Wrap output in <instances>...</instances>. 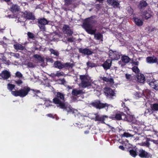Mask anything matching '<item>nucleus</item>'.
I'll return each instance as SVG.
<instances>
[{"label":"nucleus","mask_w":158,"mask_h":158,"mask_svg":"<svg viewBox=\"0 0 158 158\" xmlns=\"http://www.w3.org/2000/svg\"><path fill=\"white\" fill-rule=\"evenodd\" d=\"M118 69V67H114V69L115 70H117Z\"/></svg>","instance_id":"nucleus-57"},{"label":"nucleus","mask_w":158,"mask_h":158,"mask_svg":"<svg viewBox=\"0 0 158 158\" xmlns=\"http://www.w3.org/2000/svg\"><path fill=\"white\" fill-rule=\"evenodd\" d=\"M15 55H16L15 56L16 57H18L17 56H19V54H16Z\"/></svg>","instance_id":"nucleus-58"},{"label":"nucleus","mask_w":158,"mask_h":158,"mask_svg":"<svg viewBox=\"0 0 158 158\" xmlns=\"http://www.w3.org/2000/svg\"><path fill=\"white\" fill-rule=\"evenodd\" d=\"M83 92L82 90H77L76 89H73L72 91V94L74 96H77L78 95L81 94H83Z\"/></svg>","instance_id":"nucleus-29"},{"label":"nucleus","mask_w":158,"mask_h":158,"mask_svg":"<svg viewBox=\"0 0 158 158\" xmlns=\"http://www.w3.org/2000/svg\"><path fill=\"white\" fill-rule=\"evenodd\" d=\"M15 83L17 84L18 86H20L22 85L23 83L22 80L20 79H19L17 81H15Z\"/></svg>","instance_id":"nucleus-43"},{"label":"nucleus","mask_w":158,"mask_h":158,"mask_svg":"<svg viewBox=\"0 0 158 158\" xmlns=\"http://www.w3.org/2000/svg\"><path fill=\"white\" fill-rule=\"evenodd\" d=\"M133 119V116L129 114L127 115L125 114V116L123 118V120L127 121L128 122H131L132 121Z\"/></svg>","instance_id":"nucleus-22"},{"label":"nucleus","mask_w":158,"mask_h":158,"mask_svg":"<svg viewBox=\"0 0 158 158\" xmlns=\"http://www.w3.org/2000/svg\"><path fill=\"white\" fill-rule=\"evenodd\" d=\"M50 22L45 18H40L38 19V25L40 29L42 31H45L46 27L45 25L48 24Z\"/></svg>","instance_id":"nucleus-6"},{"label":"nucleus","mask_w":158,"mask_h":158,"mask_svg":"<svg viewBox=\"0 0 158 158\" xmlns=\"http://www.w3.org/2000/svg\"><path fill=\"white\" fill-rule=\"evenodd\" d=\"M135 65H138V63H137V62H135Z\"/></svg>","instance_id":"nucleus-60"},{"label":"nucleus","mask_w":158,"mask_h":158,"mask_svg":"<svg viewBox=\"0 0 158 158\" xmlns=\"http://www.w3.org/2000/svg\"><path fill=\"white\" fill-rule=\"evenodd\" d=\"M156 82H155L151 81L149 83V85L150 86L153 88L156 89L157 87V85L155 84Z\"/></svg>","instance_id":"nucleus-37"},{"label":"nucleus","mask_w":158,"mask_h":158,"mask_svg":"<svg viewBox=\"0 0 158 158\" xmlns=\"http://www.w3.org/2000/svg\"><path fill=\"white\" fill-rule=\"evenodd\" d=\"M20 8L19 6L16 4L12 5L10 8V10L13 13L18 12Z\"/></svg>","instance_id":"nucleus-21"},{"label":"nucleus","mask_w":158,"mask_h":158,"mask_svg":"<svg viewBox=\"0 0 158 158\" xmlns=\"http://www.w3.org/2000/svg\"><path fill=\"white\" fill-rule=\"evenodd\" d=\"M79 52L80 53L87 55H91L93 53V52L91 50L86 48H80L79 49Z\"/></svg>","instance_id":"nucleus-15"},{"label":"nucleus","mask_w":158,"mask_h":158,"mask_svg":"<svg viewBox=\"0 0 158 158\" xmlns=\"http://www.w3.org/2000/svg\"><path fill=\"white\" fill-rule=\"evenodd\" d=\"M59 81H61V84L63 85L66 82L65 79L64 78L63 79H59Z\"/></svg>","instance_id":"nucleus-47"},{"label":"nucleus","mask_w":158,"mask_h":158,"mask_svg":"<svg viewBox=\"0 0 158 158\" xmlns=\"http://www.w3.org/2000/svg\"><path fill=\"white\" fill-rule=\"evenodd\" d=\"M146 62L149 64L156 63L158 61L157 58L155 56H148L146 58Z\"/></svg>","instance_id":"nucleus-16"},{"label":"nucleus","mask_w":158,"mask_h":158,"mask_svg":"<svg viewBox=\"0 0 158 158\" xmlns=\"http://www.w3.org/2000/svg\"><path fill=\"white\" fill-rule=\"evenodd\" d=\"M13 47L14 48L17 50H23L24 48V47L19 44H14Z\"/></svg>","instance_id":"nucleus-24"},{"label":"nucleus","mask_w":158,"mask_h":158,"mask_svg":"<svg viewBox=\"0 0 158 158\" xmlns=\"http://www.w3.org/2000/svg\"><path fill=\"white\" fill-rule=\"evenodd\" d=\"M127 10L130 14H132L133 13V10L131 8V7H128L127 8Z\"/></svg>","instance_id":"nucleus-46"},{"label":"nucleus","mask_w":158,"mask_h":158,"mask_svg":"<svg viewBox=\"0 0 158 158\" xmlns=\"http://www.w3.org/2000/svg\"><path fill=\"white\" fill-rule=\"evenodd\" d=\"M80 79L81 80L80 86L83 88L88 87L91 85V82L87 78V76L85 75H80Z\"/></svg>","instance_id":"nucleus-4"},{"label":"nucleus","mask_w":158,"mask_h":158,"mask_svg":"<svg viewBox=\"0 0 158 158\" xmlns=\"http://www.w3.org/2000/svg\"><path fill=\"white\" fill-rule=\"evenodd\" d=\"M119 148L121 149L122 150H125V148L123 146L120 145L119 146Z\"/></svg>","instance_id":"nucleus-54"},{"label":"nucleus","mask_w":158,"mask_h":158,"mask_svg":"<svg viewBox=\"0 0 158 158\" xmlns=\"http://www.w3.org/2000/svg\"><path fill=\"white\" fill-rule=\"evenodd\" d=\"M148 5V4L146 1L140 2L138 5V7L140 10L141 11V10L143 9L144 7H146Z\"/></svg>","instance_id":"nucleus-20"},{"label":"nucleus","mask_w":158,"mask_h":158,"mask_svg":"<svg viewBox=\"0 0 158 158\" xmlns=\"http://www.w3.org/2000/svg\"><path fill=\"white\" fill-rule=\"evenodd\" d=\"M124 116L125 114L123 112L118 111L112 115L110 118L113 120H123Z\"/></svg>","instance_id":"nucleus-8"},{"label":"nucleus","mask_w":158,"mask_h":158,"mask_svg":"<svg viewBox=\"0 0 158 158\" xmlns=\"http://www.w3.org/2000/svg\"><path fill=\"white\" fill-rule=\"evenodd\" d=\"M50 51L52 54H53L55 56H57L59 55L58 52L53 49H51Z\"/></svg>","instance_id":"nucleus-42"},{"label":"nucleus","mask_w":158,"mask_h":158,"mask_svg":"<svg viewBox=\"0 0 158 158\" xmlns=\"http://www.w3.org/2000/svg\"><path fill=\"white\" fill-rule=\"evenodd\" d=\"M73 64L70 63H63V68H64L66 69H69L70 68H72L73 66Z\"/></svg>","instance_id":"nucleus-28"},{"label":"nucleus","mask_w":158,"mask_h":158,"mask_svg":"<svg viewBox=\"0 0 158 158\" xmlns=\"http://www.w3.org/2000/svg\"><path fill=\"white\" fill-rule=\"evenodd\" d=\"M112 60L108 59L102 64V66L105 70H107L110 69L112 64Z\"/></svg>","instance_id":"nucleus-13"},{"label":"nucleus","mask_w":158,"mask_h":158,"mask_svg":"<svg viewBox=\"0 0 158 158\" xmlns=\"http://www.w3.org/2000/svg\"><path fill=\"white\" fill-rule=\"evenodd\" d=\"M90 105L92 106L99 110L105 108L106 107L108 108L109 106L108 104L102 103L99 100H95L94 102H91Z\"/></svg>","instance_id":"nucleus-5"},{"label":"nucleus","mask_w":158,"mask_h":158,"mask_svg":"<svg viewBox=\"0 0 158 158\" xmlns=\"http://www.w3.org/2000/svg\"><path fill=\"white\" fill-rule=\"evenodd\" d=\"M64 101V95L60 92H57L56 97L53 99V102L57 105V107L67 110V106Z\"/></svg>","instance_id":"nucleus-3"},{"label":"nucleus","mask_w":158,"mask_h":158,"mask_svg":"<svg viewBox=\"0 0 158 158\" xmlns=\"http://www.w3.org/2000/svg\"><path fill=\"white\" fill-rule=\"evenodd\" d=\"M138 155L141 158H151L152 155L150 153L146 152L145 150L141 149L138 150Z\"/></svg>","instance_id":"nucleus-9"},{"label":"nucleus","mask_w":158,"mask_h":158,"mask_svg":"<svg viewBox=\"0 0 158 158\" xmlns=\"http://www.w3.org/2000/svg\"><path fill=\"white\" fill-rule=\"evenodd\" d=\"M51 76L52 77H56V73H52L51 74Z\"/></svg>","instance_id":"nucleus-55"},{"label":"nucleus","mask_w":158,"mask_h":158,"mask_svg":"<svg viewBox=\"0 0 158 158\" xmlns=\"http://www.w3.org/2000/svg\"><path fill=\"white\" fill-rule=\"evenodd\" d=\"M15 75L16 77L19 78H21L23 77L22 74L19 71H17L15 73Z\"/></svg>","instance_id":"nucleus-44"},{"label":"nucleus","mask_w":158,"mask_h":158,"mask_svg":"<svg viewBox=\"0 0 158 158\" xmlns=\"http://www.w3.org/2000/svg\"><path fill=\"white\" fill-rule=\"evenodd\" d=\"M121 60L123 62L126 63L129 62L131 60L130 58L126 56H122Z\"/></svg>","instance_id":"nucleus-30"},{"label":"nucleus","mask_w":158,"mask_h":158,"mask_svg":"<svg viewBox=\"0 0 158 158\" xmlns=\"http://www.w3.org/2000/svg\"><path fill=\"white\" fill-rule=\"evenodd\" d=\"M133 19L135 24L137 26L140 27L143 25V21L141 19L135 17H133Z\"/></svg>","instance_id":"nucleus-17"},{"label":"nucleus","mask_w":158,"mask_h":158,"mask_svg":"<svg viewBox=\"0 0 158 158\" xmlns=\"http://www.w3.org/2000/svg\"><path fill=\"white\" fill-rule=\"evenodd\" d=\"M157 136L158 137V135H157Z\"/></svg>","instance_id":"nucleus-62"},{"label":"nucleus","mask_w":158,"mask_h":158,"mask_svg":"<svg viewBox=\"0 0 158 158\" xmlns=\"http://www.w3.org/2000/svg\"><path fill=\"white\" fill-rule=\"evenodd\" d=\"M120 135L122 138L123 137H126L127 138L131 136V135L127 132H124L123 134H121Z\"/></svg>","instance_id":"nucleus-40"},{"label":"nucleus","mask_w":158,"mask_h":158,"mask_svg":"<svg viewBox=\"0 0 158 158\" xmlns=\"http://www.w3.org/2000/svg\"><path fill=\"white\" fill-rule=\"evenodd\" d=\"M71 108H72L71 107H69V110H71Z\"/></svg>","instance_id":"nucleus-61"},{"label":"nucleus","mask_w":158,"mask_h":158,"mask_svg":"<svg viewBox=\"0 0 158 158\" xmlns=\"http://www.w3.org/2000/svg\"><path fill=\"white\" fill-rule=\"evenodd\" d=\"M63 63L57 61L54 62V66L55 68L61 69H63Z\"/></svg>","instance_id":"nucleus-23"},{"label":"nucleus","mask_w":158,"mask_h":158,"mask_svg":"<svg viewBox=\"0 0 158 158\" xmlns=\"http://www.w3.org/2000/svg\"><path fill=\"white\" fill-rule=\"evenodd\" d=\"M62 31L65 34L67 35L71 36L73 33V31L70 29V27L67 25H64L62 28Z\"/></svg>","instance_id":"nucleus-11"},{"label":"nucleus","mask_w":158,"mask_h":158,"mask_svg":"<svg viewBox=\"0 0 158 158\" xmlns=\"http://www.w3.org/2000/svg\"><path fill=\"white\" fill-rule=\"evenodd\" d=\"M23 17L26 19L34 20L35 17L32 13L27 11H25L23 14Z\"/></svg>","instance_id":"nucleus-12"},{"label":"nucleus","mask_w":158,"mask_h":158,"mask_svg":"<svg viewBox=\"0 0 158 158\" xmlns=\"http://www.w3.org/2000/svg\"><path fill=\"white\" fill-rule=\"evenodd\" d=\"M107 117L106 116H103L102 117H101L98 115H97L94 118L95 120L103 122L105 119V117Z\"/></svg>","instance_id":"nucleus-27"},{"label":"nucleus","mask_w":158,"mask_h":158,"mask_svg":"<svg viewBox=\"0 0 158 158\" xmlns=\"http://www.w3.org/2000/svg\"><path fill=\"white\" fill-rule=\"evenodd\" d=\"M142 15L143 17L145 18L146 19H148L150 18L152 15L149 13H148L146 10L144 11L142 13Z\"/></svg>","instance_id":"nucleus-25"},{"label":"nucleus","mask_w":158,"mask_h":158,"mask_svg":"<svg viewBox=\"0 0 158 158\" xmlns=\"http://www.w3.org/2000/svg\"><path fill=\"white\" fill-rule=\"evenodd\" d=\"M0 75L4 79H7L10 76V73L6 70L3 71Z\"/></svg>","instance_id":"nucleus-18"},{"label":"nucleus","mask_w":158,"mask_h":158,"mask_svg":"<svg viewBox=\"0 0 158 158\" xmlns=\"http://www.w3.org/2000/svg\"><path fill=\"white\" fill-rule=\"evenodd\" d=\"M132 69L133 71L135 72V73H137L138 74L140 72V70L137 67L134 66L132 67Z\"/></svg>","instance_id":"nucleus-36"},{"label":"nucleus","mask_w":158,"mask_h":158,"mask_svg":"<svg viewBox=\"0 0 158 158\" xmlns=\"http://www.w3.org/2000/svg\"><path fill=\"white\" fill-rule=\"evenodd\" d=\"M96 22V21L93 19V16H92L85 19L83 23V27L88 34L91 35L94 34V37L96 40H99L102 39V41L103 35L99 33L95 34L96 29H92L93 24Z\"/></svg>","instance_id":"nucleus-1"},{"label":"nucleus","mask_w":158,"mask_h":158,"mask_svg":"<svg viewBox=\"0 0 158 158\" xmlns=\"http://www.w3.org/2000/svg\"><path fill=\"white\" fill-rule=\"evenodd\" d=\"M152 142H153V143L156 144H158V140H155L154 139H151L150 140Z\"/></svg>","instance_id":"nucleus-51"},{"label":"nucleus","mask_w":158,"mask_h":158,"mask_svg":"<svg viewBox=\"0 0 158 158\" xmlns=\"http://www.w3.org/2000/svg\"><path fill=\"white\" fill-rule=\"evenodd\" d=\"M64 10H65V11H66L67 10V9H66V8H64Z\"/></svg>","instance_id":"nucleus-59"},{"label":"nucleus","mask_w":158,"mask_h":158,"mask_svg":"<svg viewBox=\"0 0 158 158\" xmlns=\"http://www.w3.org/2000/svg\"><path fill=\"white\" fill-rule=\"evenodd\" d=\"M107 3L113 6L114 8L119 7L120 3L118 0H107Z\"/></svg>","instance_id":"nucleus-14"},{"label":"nucleus","mask_w":158,"mask_h":158,"mask_svg":"<svg viewBox=\"0 0 158 158\" xmlns=\"http://www.w3.org/2000/svg\"><path fill=\"white\" fill-rule=\"evenodd\" d=\"M109 57L111 58V60H118L120 58V53L116 51L110 50L109 52Z\"/></svg>","instance_id":"nucleus-10"},{"label":"nucleus","mask_w":158,"mask_h":158,"mask_svg":"<svg viewBox=\"0 0 158 158\" xmlns=\"http://www.w3.org/2000/svg\"><path fill=\"white\" fill-rule=\"evenodd\" d=\"M15 87V85H14L10 83H9L7 85V89L10 91H11L12 94L15 97L19 96L22 98L25 97L28 94L30 90H32L34 92L36 93L40 92L38 90H34L31 89L27 86H24L22 89L18 90L12 91L14 89Z\"/></svg>","instance_id":"nucleus-2"},{"label":"nucleus","mask_w":158,"mask_h":158,"mask_svg":"<svg viewBox=\"0 0 158 158\" xmlns=\"http://www.w3.org/2000/svg\"><path fill=\"white\" fill-rule=\"evenodd\" d=\"M48 117L52 118H54V117L53 115L52 114H47L46 115Z\"/></svg>","instance_id":"nucleus-52"},{"label":"nucleus","mask_w":158,"mask_h":158,"mask_svg":"<svg viewBox=\"0 0 158 158\" xmlns=\"http://www.w3.org/2000/svg\"><path fill=\"white\" fill-rule=\"evenodd\" d=\"M87 66L89 67H93V64L89 61H88L86 63Z\"/></svg>","instance_id":"nucleus-49"},{"label":"nucleus","mask_w":158,"mask_h":158,"mask_svg":"<svg viewBox=\"0 0 158 158\" xmlns=\"http://www.w3.org/2000/svg\"><path fill=\"white\" fill-rule=\"evenodd\" d=\"M125 77L129 81H133L132 78L133 77L131 74H126Z\"/></svg>","instance_id":"nucleus-38"},{"label":"nucleus","mask_w":158,"mask_h":158,"mask_svg":"<svg viewBox=\"0 0 158 158\" xmlns=\"http://www.w3.org/2000/svg\"><path fill=\"white\" fill-rule=\"evenodd\" d=\"M33 57L38 59L39 61L41 62H43L44 61L43 58H42L41 56L37 54L34 55Z\"/></svg>","instance_id":"nucleus-34"},{"label":"nucleus","mask_w":158,"mask_h":158,"mask_svg":"<svg viewBox=\"0 0 158 158\" xmlns=\"http://www.w3.org/2000/svg\"><path fill=\"white\" fill-rule=\"evenodd\" d=\"M27 65L28 67L29 68H33L34 67V65L32 63L29 62L27 64Z\"/></svg>","instance_id":"nucleus-48"},{"label":"nucleus","mask_w":158,"mask_h":158,"mask_svg":"<svg viewBox=\"0 0 158 158\" xmlns=\"http://www.w3.org/2000/svg\"><path fill=\"white\" fill-rule=\"evenodd\" d=\"M122 106L124 108H126V109H125V110H126V109L127 110H129V109L128 108V107H126V106L125 102H123V103L122 104Z\"/></svg>","instance_id":"nucleus-50"},{"label":"nucleus","mask_w":158,"mask_h":158,"mask_svg":"<svg viewBox=\"0 0 158 158\" xmlns=\"http://www.w3.org/2000/svg\"><path fill=\"white\" fill-rule=\"evenodd\" d=\"M27 35L28 38H29L33 39L35 38V35L34 34L31 32H28L27 33Z\"/></svg>","instance_id":"nucleus-41"},{"label":"nucleus","mask_w":158,"mask_h":158,"mask_svg":"<svg viewBox=\"0 0 158 158\" xmlns=\"http://www.w3.org/2000/svg\"><path fill=\"white\" fill-rule=\"evenodd\" d=\"M138 81L140 83H143L145 80V77L143 74L139 73L137 75Z\"/></svg>","instance_id":"nucleus-19"},{"label":"nucleus","mask_w":158,"mask_h":158,"mask_svg":"<svg viewBox=\"0 0 158 158\" xmlns=\"http://www.w3.org/2000/svg\"><path fill=\"white\" fill-rule=\"evenodd\" d=\"M56 77H59L61 76H63L64 73L62 72H59V71H57V73H56Z\"/></svg>","instance_id":"nucleus-45"},{"label":"nucleus","mask_w":158,"mask_h":158,"mask_svg":"<svg viewBox=\"0 0 158 158\" xmlns=\"http://www.w3.org/2000/svg\"><path fill=\"white\" fill-rule=\"evenodd\" d=\"M154 112L152 108H148L146 110L144 113V115L145 116L148 115H150Z\"/></svg>","instance_id":"nucleus-32"},{"label":"nucleus","mask_w":158,"mask_h":158,"mask_svg":"<svg viewBox=\"0 0 158 158\" xmlns=\"http://www.w3.org/2000/svg\"><path fill=\"white\" fill-rule=\"evenodd\" d=\"M67 41L69 42H72L73 41V38H69L68 39Z\"/></svg>","instance_id":"nucleus-53"},{"label":"nucleus","mask_w":158,"mask_h":158,"mask_svg":"<svg viewBox=\"0 0 158 158\" xmlns=\"http://www.w3.org/2000/svg\"><path fill=\"white\" fill-rule=\"evenodd\" d=\"M150 141V139L147 138L146 141L142 143V145L148 148H149L150 145V143H149Z\"/></svg>","instance_id":"nucleus-33"},{"label":"nucleus","mask_w":158,"mask_h":158,"mask_svg":"<svg viewBox=\"0 0 158 158\" xmlns=\"http://www.w3.org/2000/svg\"><path fill=\"white\" fill-rule=\"evenodd\" d=\"M64 5L68 6L69 5L72 4L73 2L72 0H64Z\"/></svg>","instance_id":"nucleus-39"},{"label":"nucleus","mask_w":158,"mask_h":158,"mask_svg":"<svg viewBox=\"0 0 158 158\" xmlns=\"http://www.w3.org/2000/svg\"><path fill=\"white\" fill-rule=\"evenodd\" d=\"M97 1L99 2H101L103 0H96Z\"/></svg>","instance_id":"nucleus-56"},{"label":"nucleus","mask_w":158,"mask_h":158,"mask_svg":"<svg viewBox=\"0 0 158 158\" xmlns=\"http://www.w3.org/2000/svg\"><path fill=\"white\" fill-rule=\"evenodd\" d=\"M104 90L105 95L107 98L113 99L114 97L116 96L115 93L111 88L109 87H106L104 88Z\"/></svg>","instance_id":"nucleus-7"},{"label":"nucleus","mask_w":158,"mask_h":158,"mask_svg":"<svg viewBox=\"0 0 158 158\" xmlns=\"http://www.w3.org/2000/svg\"><path fill=\"white\" fill-rule=\"evenodd\" d=\"M150 107L154 112L158 111V103H154L150 105Z\"/></svg>","instance_id":"nucleus-31"},{"label":"nucleus","mask_w":158,"mask_h":158,"mask_svg":"<svg viewBox=\"0 0 158 158\" xmlns=\"http://www.w3.org/2000/svg\"><path fill=\"white\" fill-rule=\"evenodd\" d=\"M130 154L133 157H135L137 155V153L136 150L131 149L129 151Z\"/></svg>","instance_id":"nucleus-35"},{"label":"nucleus","mask_w":158,"mask_h":158,"mask_svg":"<svg viewBox=\"0 0 158 158\" xmlns=\"http://www.w3.org/2000/svg\"><path fill=\"white\" fill-rule=\"evenodd\" d=\"M100 78L102 80L105 82H109L110 83L112 84L114 83V79L112 78H110V79H109L106 77H101Z\"/></svg>","instance_id":"nucleus-26"}]
</instances>
